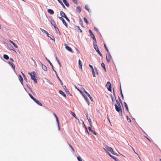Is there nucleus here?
<instances>
[{
	"mask_svg": "<svg viewBox=\"0 0 161 161\" xmlns=\"http://www.w3.org/2000/svg\"><path fill=\"white\" fill-rule=\"evenodd\" d=\"M111 97L112 100V104H115L116 110L118 112L120 111L122 114V112L121 110V106L119 103V102L118 100H116V102L117 104H115V97H114L112 95Z\"/></svg>",
	"mask_w": 161,
	"mask_h": 161,
	"instance_id": "1",
	"label": "nucleus"
},
{
	"mask_svg": "<svg viewBox=\"0 0 161 161\" xmlns=\"http://www.w3.org/2000/svg\"><path fill=\"white\" fill-rule=\"evenodd\" d=\"M28 74L31 76V79L33 80L35 83H36L37 81V80L35 76V75H36L35 72V71H33L32 73L29 72Z\"/></svg>",
	"mask_w": 161,
	"mask_h": 161,
	"instance_id": "2",
	"label": "nucleus"
},
{
	"mask_svg": "<svg viewBox=\"0 0 161 161\" xmlns=\"http://www.w3.org/2000/svg\"><path fill=\"white\" fill-rule=\"evenodd\" d=\"M105 148H104V149L106 151H107H107H108L111 153L112 154H116L114 152L113 149L111 147H105Z\"/></svg>",
	"mask_w": 161,
	"mask_h": 161,
	"instance_id": "3",
	"label": "nucleus"
},
{
	"mask_svg": "<svg viewBox=\"0 0 161 161\" xmlns=\"http://www.w3.org/2000/svg\"><path fill=\"white\" fill-rule=\"evenodd\" d=\"M106 86L107 88L108 89V90L110 92L112 91V87H111V84L109 82H107Z\"/></svg>",
	"mask_w": 161,
	"mask_h": 161,
	"instance_id": "4",
	"label": "nucleus"
},
{
	"mask_svg": "<svg viewBox=\"0 0 161 161\" xmlns=\"http://www.w3.org/2000/svg\"><path fill=\"white\" fill-rule=\"evenodd\" d=\"M106 58L107 62L109 63L112 58L110 54L108 53V54L106 55Z\"/></svg>",
	"mask_w": 161,
	"mask_h": 161,
	"instance_id": "5",
	"label": "nucleus"
},
{
	"mask_svg": "<svg viewBox=\"0 0 161 161\" xmlns=\"http://www.w3.org/2000/svg\"><path fill=\"white\" fill-rule=\"evenodd\" d=\"M92 71L93 76L94 77H96V75H95V72H96L97 73V75L98 74L97 68H96V67H94V69L93 70H92Z\"/></svg>",
	"mask_w": 161,
	"mask_h": 161,
	"instance_id": "6",
	"label": "nucleus"
},
{
	"mask_svg": "<svg viewBox=\"0 0 161 161\" xmlns=\"http://www.w3.org/2000/svg\"><path fill=\"white\" fill-rule=\"evenodd\" d=\"M82 89H83L84 92L85 93L90 99L91 101H93V99H92V97L89 94V93L88 92H87L83 88H82Z\"/></svg>",
	"mask_w": 161,
	"mask_h": 161,
	"instance_id": "7",
	"label": "nucleus"
},
{
	"mask_svg": "<svg viewBox=\"0 0 161 161\" xmlns=\"http://www.w3.org/2000/svg\"><path fill=\"white\" fill-rule=\"evenodd\" d=\"M59 19L62 21L64 24L67 27V25L66 22H65L64 19L62 17H59Z\"/></svg>",
	"mask_w": 161,
	"mask_h": 161,
	"instance_id": "8",
	"label": "nucleus"
},
{
	"mask_svg": "<svg viewBox=\"0 0 161 161\" xmlns=\"http://www.w3.org/2000/svg\"><path fill=\"white\" fill-rule=\"evenodd\" d=\"M40 29L41 30V31L43 33H45L47 35V36L48 37H50V36H49V34L45 30H44L43 29L40 28Z\"/></svg>",
	"mask_w": 161,
	"mask_h": 161,
	"instance_id": "9",
	"label": "nucleus"
},
{
	"mask_svg": "<svg viewBox=\"0 0 161 161\" xmlns=\"http://www.w3.org/2000/svg\"><path fill=\"white\" fill-rule=\"evenodd\" d=\"M64 45L66 49L70 52V47L68 46V44H64Z\"/></svg>",
	"mask_w": 161,
	"mask_h": 161,
	"instance_id": "10",
	"label": "nucleus"
},
{
	"mask_svg": "<svg viewBox=\"0 0 161 161\" xmlns=\"http://www.w3.org/2000/svg\"><path fill=\"white\" fill-rule=\"evenodd\" d=\"M47 12L51 15H52L54 13L53 10L50 9H49L47 10Z\"/></svg>",
	"mask_w": 161,
	"mask_h": 161,
	"instance_id": "11",
	"label": "nucleus"
},
{
	"mask_svg": "<svg viewBox=\"0 0 161 161\" xmlns=\"http://www.w3.org/2000/svg\"><path fill=\"white\" fill-rule=\"evenodd\" d=\"M91 127H88V130H89L90 131H91L93 134H94V135H97V133H96L95 131H94V130H93L91 128Z\"/></svg>",
	"mask_w": 161,
	"mask_h": 161,
	"instance_id": "12",
	"label": "nucleus"
},
{
	"mask_svg": "<svg viewBox=\"0 0 161 161\" xmlns=\"http://www.w3.org/2000/svg\"><path fill=\"white\" fill-rule=\"evenodd\" d=\"M37 104L39 105L40 106H42V103L40 102L39 101L37 100L36 99H35V100L34 101Z\"/></svg>",
	"mask_w": 161,
	"mask_h": 161,
	"instance_id": "13",
	"label": "nucleus"
},
{
	"mask_svg": "<svg viewBox=\"0 0 161 161\" xmlns=\"http://www.w3.org/2000/svg\"><path fill=\"white\" fill-rule=\"evenodd\" d=\"M42 69L45 71L47 70V68L46 66L43 64H42Z\"/></svg>",
	"mask_w": 161,
	"mask_h": 161,
	"instance_id": "14",
	"label": "nucleus"
},
{
	"mask_svg": "<svg viewBox=\"0 0 161 161\" xmlns=\"http://www.w3.org/2000/svg\"><path fill=\"white\" fill-rule=\"evenodd\" d=\"M86 117H87V119H88V120L89 122L90 123L91 126H92V123L91 120L90 119V118L89 117H88V114L86 115Z\"/></svg>",
	"mask_w": 161,
	"mask_h": 161,
	"instance_id": "15",
	"label": "nucleus"
},
{
	"mask_svg": "<svg viewBox=\"0 0 161 161\" xmlns=\"http://www.w3.org/2000/svg\"><path fill=\"white\" fill-rule=\"evenodd\" d=\"M83 96H84V98L86 100V101L88 105H89L90 104V102L88 100V99L85 95H84Z\"/></svg>",
	"mask_w": 161,
	"mask_h": 161,
	"instance_id": "16",
	"label": "nucleus"
},
{
	"mask_svg": "<svg viewBox=\"0 0 161 161\" xmlns=\"http://www.w3.org/2000/svg\"><path fill=\"white\" fill-rule=\"evenodd\" d=\"M63 2L67 7H69V3L67 2L66 0H63Z\"/></svg>",
	"mask_w": 161,
	"mask_h": 161,
	"instance_id": "17",
	"label": "nucleus"
},
{
	"mask_svg": "<svg viewBox=\"0 0 161 161\" xmlns=\"http://www.w3.org/2000/svg\"><path fill=\"white\" fill-rule=\"evenodd\" d=\"M59 93L64 97H66L65 94L62 91L60 90L59 92Z\"/></svg>",
	"mask_w": 161,
	"mask_h": 161,
	"instance_id": "18",
	"label": "nucleus"
},
{
	"mask_svg": "<svg viewBox=\"0 0 161 161\" xmlns=\"http://www.w3.org/2000/svg\"><path fill=\"white\" fill-rule=\"evenodd\" d=\"M51 24L54 27L57 26L54 20H51L50 22Z\"/></svg>",
	"mask_w": 161,
	"mask_h": 161,
	"instance_id": "19",
	"label": "nucleus"
},
{
	"mask_svg": "<svg viewBox=\"0 0 161 161\" xmlns=\"http://www.w3.org/2000/svg\"><path fill=\"white\" fill-rule=\"evenodd\" d=\"M79 67L81 69H82V64L81 62V61L80 60H79Z\"/></svg>",
	"mask_w": 161,
	"mask_h": 161,
	"instance_id": "20",
	"label": "nucleus"
},
{
	"mask_svg": "<svg viewBox=\"0 0 161 161\" xmlns=\"http://www.w3.org/2000/svg\"><path fill=\"white\" fill-rule=\"evenodd\" d=\"M60 13L62 17H63L64 18L66 16L65 13L63 11H61Z\"/></svg>",
	"mask_w": 161,
	"mask_h": 161,
	"instance_id": "21",
	"label": "nucleus"
},
{
	"mask_svg": "<svg viewBox=\"0 0 161 161\" xmlns=\"http://www.w3.org/2000/svg\"><path fill=\"white\" fill-rule=\"evenodd\" d=\"M81 8L80 6H78L76 8V10L77 11L80 12L81 11Z\"/></svg>",
	"mask_w": 161,
	"mask_h": 161,
	"instance_id": "22",
	"label": "nucleus"
},
{
	"mask_svg": "<svg viewBox=\"0 0 161 161\" xmlns=\"http://www.w3.org/2000/svg\"><path fill=\"white\" fill-rule=\"evenodd\" d=\"M71 114L72 115L74 116L76 119H77L78 121H79V119L78 118L76 117L75 114L71 112Z\"/></svg>",
	"mask_w": 161,
	"mask_h": 161,
	"instance_id": "23",
	"label": "nucleus"
},
{
	"mask_svg": "<svg viewBox=\"0 0 161 161\" xmlns=\"http://www.w3.org/2000/svg\"><path fill=\"white\" fill-rule=\"evenodd\" d=\"M93 43H94L93 44H94V48L95 49V50L96 51H97V50H98V49H99L98 46H97V45L95 44L94 42H93Z\"/></svg>",
	"mask_w": 161,
	"mask_h": 161,
	"instance_id": "24",
	"label": "nucleus"
},
{
	"mask_svg": "<svg viewBox=\"0 0 161 161\" xmlns=\"http://www.w3.org/2000/svg\"><path fill=\"white\" fill-rule=\"evenodd\" d=\"M9 42H10L11 43L13 44V45L14 46V47L16 48H18V46L17 45L15 44L12 41H11V40H9Z\"/></svg>",
	"mask_w": 161,
	"mask_h": 161,
	"instance_id": "25",
	"label": "nucleus"
},
{
	"mask_svg": "<svg viewBox=\"0 0 161 161\" xmlns=\"http://www.w3.org/2000/svg\"><path fill=\"white\" fill-rule=\"evenodd\" d=\"M19 80L21 82V83L22 84H23V79L22 77L20 75H19Z\"/></svg>",
	"mask_w": 161,
	"mask_h": 161,
	"instance_id": "26",
	"label": "nucleus"
},
{
	"mask_svg": "<svg viewBox=\"0 0 161 161\" xmlns=\"http://www.w3.org/2000/svg\"><path fill=\"white\" fill-rule=\"evenodd\" d=\"M90 36L92 38L93 40L95 41V42H96V40L94 35L93 34H92V35H91Z\"/></svg>",
	"mask_w": 161,
	"mask_h": 161,
	"instance_id": "27",
	"label": "nucleus"
},
{
	"mask_svg": "<svg viewBox=\"0 0 161 161\" xmlns=\"http://www.w3.org/2000/svg\"><path fill=\"white\" fill-rule=\"evenodd\" d=\"M53 114L54 116H55V117L56 118V121L57 122V123H58L59 120H58V117L54 113H53Z\"/></svg>",
	"mask_w": 161,
	"mask_h": 161,
	"instance_id": "28",
	"label": "nucleus"
},
{
	"mask_svg": "<svg viewBox=\"0 0 161 161\" xmlns=\"http://www.w3.org/2000/svg\"><path fill=\"white\" fill-rule=\"evenodd\" d=\"M56 76H57V78L58 79V80L60 82V83H61V85L62 86H63V82H62V81H61V80L59 78V77L58 76L57 74H56Z\"/></svg>",
	"mask_w": 161,
	"mask_h": 161,
	"instance_id": "29",
	"label": "nucleus"
},
{
	"mask_svg": "<svg viewBox=\"0 0 161 161\" xmlns=\"http://www.w3.org/2000/svg\"><path fill=\"white\" fill-rule=\"evenodd\" d=\"M3 58L4 59L8 60L9 59V57L6 54H4L3 55Z\"/></svg>",
	"mask_w": 161,
	"mask_h": 161,
	"instance_id": "30",
	"label": "nucleus"
},
{
	"mask_svg": "<svg viewBox=\"0 0 161 161\" xmlns=\"http://www.w3.org/2000/svg\"><path fill=\"white\" fill-rule=\"evenodd\" d=\"M8 63L9 64H10L12 66V67L14 68V69H15V66H14V64L11 62H8Z\"/></svg>",
	"mask_w": 161,
	"mask_h": 161,
	"instance_id": "31",
	"label": "nucleus"
},
{
	"mask_svg": "<svg viewBox=\"0 0 161 161\" xmlns=\"http://www.w3.org/2000/svg\"><path fill=\"white\" fill-rule=\"evenodd\" d=\"M46 59L47 61L49 63L50 65L52 67H53V66L52 64L51 63V62L47 58H46Z\"/></svg>",
	"mask_w": 161,
	"mask_h": 161,
	"instance_id": "32",
	"label": "nucleus"
},
{
	"mask_svg": "<svg viewBox=\"0 0 161 161\" xmlns=\"http://www.w3.org/2000/svg\"><path fill=\"white\" fill-rule=\"evenodd\" d=\"M111 158L113 159L115 161H119V160L113 156H111Z\"/></svg>",
	"mask_w": 161,
	"mask_h": 161,
	"instance_id": "33",
	"label": "nucleus"
},
{
	"mask_svg": "<svg viewBox=\"0 0 161 161\" xmlns=\"http://www.w3.org/2000/svg\"><path fill=\"white\" fill-rule=\"evenodd\" d=\"M85 8L87 10L88 12H90V9L88 8V6L87 5L85 6Z\"/></svg>",
	"mask_w": 161,
	"mask_h": 161,
	"instance_id": "34",
	"label": "nucleus"
},
{
	"mask_svg": "<svg viewBox=\"0 0 161 161\" xmlns=\"http://www.w3.org/2000/svg\"><path fill=\"white\" fill-rule=\"evenodd\" d=\"M124 104H125V107L126 108V109L127 110V111H129V109H128V108L127 104H126V103L125 102H124Z\"/></svg>",
	"mask_w": 161,
	"mask_h": 161,
	"instance_id": "35",
	"label": "nucleus"
},
{
	"mask_svg": "<svg viewBox=\"0 0 161 161\" xmlns=\"http://www.w3.org/2000/svg\"><path fill=\"white\" fill-rule=\"evenodd\" d=\"M54 28H55V30H56V31L57 32H59V33H60L59 31V30H58V27H57V26H55V27H54Z\"/></svg>",
	"mask_w": 161,
	"mask_h": 161,
	"instance_id": "36",
	"label": "nucleus"
},
{
	"mask_svg": "<svg viewBox=\"0 0 161 161\" xmlns=\"http://www.w3.org/2000/svg\"><path fill=\"white\" fill-rule=\"evenodd\" d=\"M120 93H121V96L122 97V98H124V96H123V94L122 93V91L121 86H120Z\"/></svg>",
	"mask_w": 161,
	"mask_h": 161,
	"instance_id": "37",
	"label": "nucleus"
},
{
	"mask_svg": "<svg viewBox=\"0 0 161 161\" xmlns=\"http://www.w3.org/2000/svg\"><path fill=\"white\" fill-rule=\"evenodd\" d=\"M97 52V53L99 54L101 56H102V54L100 52V51L99 50V49H98V50H97V51H96Z\"/></svg>",
	"mask_w": 161,
	"mask_h": 161,
	"instance_id": "38",
	"label": "nucleus"
},
{
	"mask_svg": "<svg viewBox=\"0 0 161 161\" xmlns=\"http://www.w3.org/2000/svg\"><path fill=\"white\" fill-rule=\"evenodd\" d=\"M29 95L30 96V97L33 100V101L35 100V99H36L35 98H34L33 96H32L30 94H29Z\"/></svg>",
	"mask_w": 161,
	"mask_h": 161,
	"instance_id": "39",
	"label": "nucleus"
},
{
	"mask_svg": "<svg viewBox=\"0 0 161 161\" xmlns=\"http://www.w3.org/2000/svg\"><path fill=\"white\" fill-rule=\"evenodd\" d=\"M84 21L86 23L87 25L88 24V21L87 19L86 18H84Z\"/></svg>",
	"mask_w": 161,
	"mask_h": 161,
	"instance_id": "40",
	"label": "nucleus"
},
{
	"mask_svg": "<svg viewBox=\"0 0 161 161\" xmlns=\"http://www.w3.org/2000/svg\"><path fill=\"white\" fill-rule=\"evenodd\" d=\"M76 29H78L80 31V32H82V31L80 29V27L79 26H76Z\"/></svg>",
	"mask_w": 161,
	"mask_h": 161,
	"instance_id": "41",
	"label": "nucleus"
},
{
	"mask_svg": "<svg viewBox=\"0 0 161 161\" xmlns=\"http://www.w3.org/2000/svg\"><path fill=\"white\" fill-rule=\"evenodd\" d=\"M127 119L128 120V121L130 122H131V120L128 117V116H127Z\"/></svg>",
	"mask_w": 161,
	"mask_h": 161,
	"instance_id": "42",
	"label": "nucleus"
},
{
	"mask_svg": "<svg viewBox=\"0 0 161 161\" xmlns=\"http://www.w3.org/2000/svg\"><path fill=\"white\" fill-rule=\"evenodd\" d=\"M104 47H105V49H106V50H107V51L108 52H109V50L107 47L106 46V44H105L104 45Z\"/></svg>",
	"mask_w": 161,
	"mask_h": 161,
	"instance_id": "43",
	"label": "nucleus"
},
{
	"mask_svg": "<svg viewBox=\"0 0 161 161\" xmlns=\"http://www.w3.org/2000/svg\"><path fill=\"white\" fill-rule=\"evenodd\" d=\"M75 87H76V88L77 89V90L80 92V93L82 94H83V92H82V91H81L78 88H77L76 86H75Z\"/></svg>",
	"mask_w": 161,
	"mask_h": 161,
	"instance_id": "44",
	"label": "nucleus"
},
{
	"mask_svg": "<svg viewBox=\"0 0 161 161\" xmlns=\"http://www.w3.org/2000/svg\"><path fill=\"white\" fill-rule=\"evenodd\" d=\"M59 3L61 4L64 7V8H65V6H64V4H63L62 2L61 1H59Z\"/></svg>",
	"mask_w": 161,
	"mask_h": 161,
	"instance_id": "45",
	"label": "nucleus"
},
{
	"mask_svg": "<svg viewBox=\"0 0 161 161\" xmlns=\"http://www.w3.org/2000/svg\"><path fill=\"white\" fill-rule=\"evenodd\" d=\"M56 59L58 63L59 64L60 66H61V64L59 61L57 59V58H56Z\"/></svg>",
	"mask_w": 161,
	"mask_h": 161,
	"instance_id": "46",
	"label": "nucleus"
},
{
	"mask_svg": "<svg viewBox=\"0 0 161 161\" xmlns=\"http://www.w3.org/2000/svg\"><path fill=\"white\" fill-rule=\"evenodd\" d=\"M77 159L79 161H82V159L80 157H78Z\"/></svg>",
	"mask_w": 161,
	"mask_h": 161,
	"instance_id": "47",
	"label": "nucleus"
},
{
	"mask_svg": "<svg viewBox=\"0 0 161 161\" xmlns=\"http://www.w3.org/2000/svg\"><path fill=\"white\" fill-rule=\"evenodd\" d=\"M89 66L91 68V69L92 70H93L94 69L93 68V66L92 65H91L90 64H89Z\"/></svg>",
	"mask_w": 161,
	"mask_h": 161,
	"instance_id": "48",
	"label": "nucleus"
},
{
	"mask_svg": "<svg viewBox=\"0 0 161 161\" xmlns=\"http://www.w3.org/2000/svg\"><path fill=\"white\" fill-rule=\"evenodd\" d=\"M94 30L95 31H97V32H98V29L97 28V27H94Z\"/></svg>",
	"mask_w": 161,
	"mask_h": 161,
	"instance_id": "49",
	"label": "nucleus"
},
{
	"mask_svg": "<svg viewBox=\"0 0 161 161\" xmlns=\"http://www.w3.org/2000/svg\"><path fill=\"white\" fill-rule=\"evenodd\" d=\"M101 66L103 68L104 67H105V64L103 63H102L101 64Z\"/></svg>",
	"mask_w": 161,
	"mask_h": 161,
	"instance_id": "50",
	"label": "nucleus"
},
{
	"mask_svg": "<svg viewBox=\"0 0 161 161\" xmlns=\"http://www.w3.org/2000/svg\"><path fill=\"white\" fill-rule=\"evenodd\" d=\"M52 36V37H50V38H51V39H52V40H53V41H55V38H54V37L53 36Z\"/></svg>",
	"mask_w": 161,
	"mask_h": 161,
	"instance_id": "51",
	"label": "nucleus"
},
{
	"mask_svg": "<svg viewBox=\"0 0 161 161\" xmlns=\"http://www.w3.org/2000/svg\"><path fill=\"white\" fill-rule=\"evenodd\" d=\"M89 32L90 35H92V34H93V33L91 30H89Z\"/></svg>",
	"mask_w": 161,
	"mask_h": 161,
	"instance_id": "52",
	"label": "nucleus"
},
{
	"mask_svg": "<svg viewBox=\"0 0 161 161\" xmlns=\"http://www.w3.org/2000/svg\"><path fill=\"white\" fill-rule=\"evenodd\" d=\"M107 153L108 155H109L111 158V156H113V155H111L109 152H107Z\"/></svg>",
	"mask_w": 161,
	"mask_h": 161,
	"instance_id": "53",
	"label": "nucleus"
},
{
	"mask_svg": "<svg viewBox=\"0 0 161 161\" xmlns=\"http://www.w3.org/2000/svg\"><path fill=\"white\" fill-rule=\"evenodd\" d=\"M65 19L68 21L69 22V19L66 16L65 17H64Z\"/></svg>",
	"mask_w": 161,
	"mask_h": 161,
	"instance_id": "54",
	"label": "nucleus"
},
{
	"mask_svg": "<svg viewBox=\"0 0 161 161\" xmlns=\"http://www.w3.org/2000/svg\"><path fill=\"white\" fill-rule=\"evenodd\" d=\"M58 125V130H60V127L59 126V121H58V123H57Z\"/></svg>",
	"mask_w": 161,
	"mask_h": 161,
	"instance_id": "55",
	"label": "nucleus"
},
{
	"mask_svg": "<svg viewBox=\"0 0 161 161\" xmlns=\"http://www.w3.org/2000/svg\"><path fill=\"white\" fill-rule=\"evenodd\" d=\"M63 86V88H64V89L65 90L66 89H67V88H66V86H63H63Z\"/></svg>",
	"mask_w": 161,
	"mask_h": 161,
	"instance_id": "56",
	"label": "nucleus"
},
{
	"mask_svg": "<svg viewBox=\"0 0 161 161\" xmlns=\"http://www.w3.org/2000/svg\"><path fill=\"white\" fill-rule=\"evenodd\" d=\"M52 69H53V71L55 72V73H56V74H57V72L55 70V69H54L53 67H52Z\"/></svg>",
	"mask_w": 161,
	"mask_h": 161,
	"instance_id": "57",
	"label": "nucleus"
},
{
	"mask_svg": "<svg viewBox=\"0 0 161 161\" xmlns=\"http://www.w3.org/2000/svg\"><path fill=\"white\" fill-rule=\"evenodd\" d=\"M71 149L74 152L75 151V150L74 148L71 146Z\"/></svg>",
	"mask_w": 161,
	"mask_h": 161,
	"instance_id": "58",
	"label": "nucleus"
},
{
	"mask_svg": "<svg viewBox=\"0 0 161 161\" xmlns=\"http://www.w3.org/2000/svg\"><path fill=\"white\" fill-rule=\"evenodd\" d=\"M24 80H25V81L26 82H27V79L26 78V77L25 76V77H24Z\"/></svg>",
	"mask_w": 161,
	"mask_h": 161,
	"instance_id": "59",
	"label": "nucleus"
},
{
	"mask_svg": "<svg viewBox=\"0 0 161 161\" xmlns=\"http://www.w3.org/2000/svg\"><path fill=\"white\" fill-rule=\"evenodd\" d=\"M134 152H135V153L136 154H137V155L138 156L139 158H140V156H139V155H138V154L137 153L135 152V151H134Z\"/></svg>",
	"mask_w": 161,
	"mask_h": 161,
	"instance_id": "60",
	"label": "nucleus"
},
{
	"mask_svg": "<svg viewBox=\"0 0 161 161\" xmlns=\"http://www.w3.org/2000/svg\"><path fill=\"white\" fill-rule=\"evenodd\" d=\"M134 152H135V153L136 154H137V155L138 156L139 158H140V156H139V155H138V154L137 153L135 152V151H134Z\"/></svg>",
	"mask_w": 161,
	"mask_h": 161,
	"instance_id": "61",
	"label": "nucleus"
},
{
	"mask_svg": "<svg viewBox=\"0 0 161 161\" xmlns=\"http://www.w3.org/2000/svg\"><path fill=\"white\" fill-rule=\"evenodd\" d=\"M66 92H68L69 93V91L67 89H66L65 90Z\"/></svg>",
	"mask_w": 161,
	"mask_h": 161,
	"instance_id": "62",
	"label": "nucleus"
},
{
	"mask_svg": "<svg viewBox=\"0 0 161 161\" xmlns=\"http://www.w3.org/2000/svg\"><path fill=\"white\" fill-rule=\"evenodd\" d=\"M75 49H76L77 50V53H80L79 51H78V49H77V48H76Z\"/></svg>",
	"mask_w": 161,
	"mask_h": 161,
	"instance_id": "63",
	"label": "nucleus"
},
{
	"mask_svg": "<svg viewBox=\"0 0 161 161\" xmlns=\"http://www.w3.org/2000/svg\"><path fill=\"white\" fill-rule=\"evenodd\" d=\"M22 73V75H23V77H25V75L23 73Z\"/></svg>",
	"mask_w": 161,
	"mask_h": 161,
	"instance_id": "64",
	"label": "nucleus"
}]
</instances>
